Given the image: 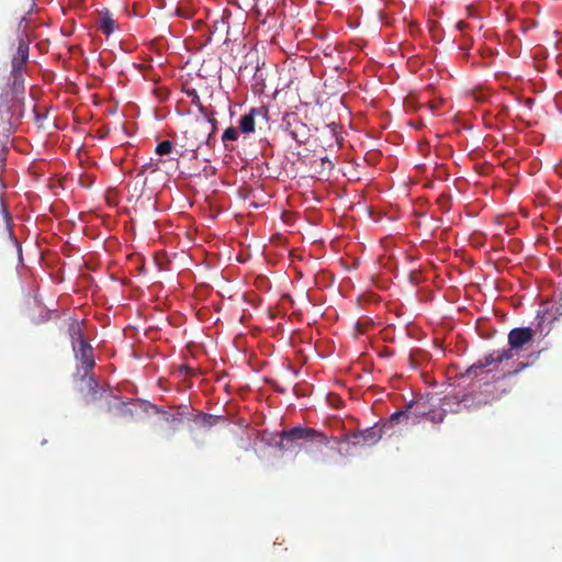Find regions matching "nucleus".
<instances>
[{"label":"nucleus","mask_w":562,"mask_h":562,"mask_svg":"<svg viewBox=\"0 0 562 562\" xmlns=\"http://www.w3.org/2000/svg\"><path fill=\"white\" fill-rule=\"evenodd\" d=\"M536 331L531 327H516L508 333V348L494 350L470 366L462 376L477 378L479 371L491 366L501 364L503 361L513 359L525 350L533 341Z\"/></svg>","instance_id":"f257e3e1"},{"label":"nucleus","mask_w":562,"mask_h":562,"mask_svg":"<svg viewBox=\"0 0 562 562\" xmlns=\"http://www.w3.org/2000/svg\"><path fill=\"white\" fill-rule=\"evenodd\" d=\"M27 26L29 22L23 18L20 20L18 25V31L20 32L19 35V45L16 53L12 57L11 60V75L13 76V88H12V94L10 102L12 103L10 106L5 105V109L8 112H11L12 116L21 117L23 115L22 113V105H23V98L21 97V93L23 92V78H22V71L26 65V61L29 59V33H27ZM4 104H1V108H3Z\"/></svg>","instance_id":"f03ea898"},{"label":"nucleus","mask_w":562,"mask_h":562,"mask_svg":"<svg viewBox=\"0 0 562 562\" xmlns=\"http://www.w3.org/2000/svg\"><path fill=\"white\" fill-rule=\"evenodd\" d=\"M72 350L75 358L81 363V367L77 369V374H80L81 381L85 382L87 386V395L93 401L97 398L98 394V383L93 374H91L95 366L93 348L88 341H81V345L75 346Z\"/></svg>","instance_id":"7ed1b4c3"},{"label":"nucleus","mask_w":562,"mask_h":562,"mask_svg":"<svg viewBox=\"0 0 562 562\" xmlns=\"http://www.w3.org/2000/svg\"><path fill=\"white\" fill-rule=\"evenodd\" d=\"M281 446L285 447L289 442L304 441L308 446L305 447L306 452H314V448L327 447L329 438L314 428L295 426L291 429L283 430L280 434Z\"/></svg>","instance_id":"20e7f679"},{"label":"nucleus","mask_w":562,"mask_h":562,"mask_svg":"<svg viewBox=\"0 0 562 562\" xmlns=\"http://www.w3.org/2000/svg\"><path fill=\"white\" fill-rule=\"evenodd\" d=\"M426 414H429L428 402L424 397H418L407 403L403 409L393 413L390 423L417 424Z\"/></svg>","instance_id":"39448f33"},{"label":"nucleus","mask_w":562,"mask_h":562,"mask_svg":"<svg viewBox=\"0 0 562 562\" xmlns=\"http://www.w3.org/2000/svg\"><path fill=\"white\" fill-rule=\"evenodd\" d=\"M284 121L286 125L285 128L294 140L297 143H304L307 139V126L296 115L288 114L284 117Z\"/></svg>","instance_id":"423d86ee"},{"label":"nucleus","mask_w":562,"mask_h":562,"mask_svg":"<svg viewBox=\"0 0 562 562\" xmlns=\"http://www.w3.org/2000/svg\"><path fill=\"white\" fill-rule=\"evenodd\" d=\"M267 111L265 108H252L247 114L243 115L239 120V130L241 133L248 134L255 131V117L257 115L266 116Z\"/></svg>","instance_id":"0eeeda50"},{"label":"nucleus","mask_w":562,"mask_h":562,"mask_svg":"<svg viewBox=\"0 0 562 562\" xmlns=\"http://www.w3.org/2000/svg\"><path fill=\"white\" fill-rule=\"evenodd\" d=\"M353 437L361 438L363 443L374 445L382 438V429L378 426L370 427Z\"/></svg>","instance_id":"6e6552de"},{"label":"nucleus","mask_w":562,"mask_h":562,"mask_svg":"<svg viewBox=\"0 0 562 562\" xmlns=\"http://www.w3.org/2000/svg\"><path fill=\"white\" fill-rule=\"evenodd\" d=\"M68 334L71 340L72 348L75 346L81 345V341L87 342V340L83 337L81 325L76 321L69 324Z\"/></svg>","instance_id":"1a4fd4ad"},{"label":"nucleus","mask_w":562,"mask_h":562,"mask_svg":"<svg viewBox=\"0 0 562 562\" xmlns=\"http://www.w3.org/2000/svg\"><path fill=\"white\" fill-rule=\"evenodd\" d=\"M99 30L106 35H110L115 30V21L108 11L100 16Z\"/></svg>","instance_id":"9d476101"},{"label":"nucleus","mask_w":562,"mask_h":562,"mask_svg":"<svg viewBox=\"0 0 562 562\" xmlns=\"http://www.w3.org/2000/svg\"><path fill=\"white\" fill-rule=\"evenodd\" d=\"M198 109H199V112L207 119V122L212 124V132L210 133L209 137H207V144L211 145V142H212V138H213V134L215 133V130H216V120L213 119V112H209V110L202 104V103H199L198 105Z\"/></svg>","instance_id":"9b49d317"},{"label":"nucleus","mask_w":562,"mask_h":562,"mask_svg":"<svg viewBox=\"0 0 562 562\" xmlns=\"http://www.w3.org/2000/svg\"><path fill=\"white\" fill-rule=\"evenodd\" d=\"M229 29L228 21L222 16L220 20H215L213 22L212 29H211V35H215L216 33H227Z\"/></svg>","instance_id":"f8f14e48"},{"label":"nucleus","mask_w":562,"mask_h":562,"mask_svg":"<svg viewBox=\"0 0 562 562\" xmlns=\"http://www.w3.org/2000/svg\"><path fill=\"white\" fill-rule=\"evenodd\" d=\"M238 138V131L231 126L226 128L222 135V142L225 146V148H228L227 142H235Z\"/></svg>","instance_id":"ddd939ff"},{"label":"nucleus","mask_w":562,"mask_h":562,"mask_svg":"<svg viewBox=\"0 0 562 562\" xmlns=\"http://www.w3.org/2000/svg\"><path fill=\"white\" fill-rule=\"evenodd\" d=\"M425 417L435 424H439V423L443 422V419L446 417V412L443 409H439V411H430L429 409V414H426Z\"/></svg>","instance_id":"4468645a"},{"label":"nucleus","mask_w":562,"mask_h":562,"mask_svg":"<svg viewBox=\"0 0 562 562\" xmlns=\"http://www.w3.org/2000/svg\"><path fill=\"white\" fill-rule=\"evenodd\" d=\"M172 150V143L170 140H164L156 146L155 153L164 156L170 154Z\"/></svg>","instance_id":"2eb2a0df"},{"label":"nucleus","mask_w":562,"mask_h":562,"mask_svg":"<svg viewBox=\"0 0 562 562\" xmlns=\"http://www.w3.org/2000/svg\"><path fill=\"white\" fill-rule=\"evenodd\" d=\"M436 203L438 204L439 209L442 212H447L451 207V200H450V196L447 194L439 195Z\"/></svg>","instance_id":"dca6fc26"},{"label":"nucleus","mask_w":562,"mask_h":562,"mask_svg":"<svg viewBox=\"0 0 562 562\" xmlns=\"http://www.w3.org/2000/svg\"><path fill=\"white\" fill-rule=\"evenodd\" d=\"M183 91L187 94V97L190 98L192 104L198 105L199 103H201L200 97L195 89L188 88V89H184Z\"/></svg>","instance_id":"f3484780"},{"label":"nucleus","mask_w":562,"mask_h":562,"mask_svg":"<svg viewBox=\"0 0 562 562\" xmlns=\"http://www.w3.org/2000/svg\"><path fill=\"white\" fill-rule=\"evenodd\" d=\"M338 127H339L338 124H336L335 122H333V123H330V124H328L326 126L327 132L329 133L330 138H335L337 142H339L338 136H337Z\"/></svg>","instance_id":"a211bd4d"},{"label":"nucleus","mask_w":562,"mask_h":562,"mask_svg":"<svg viewBox=\"0 0 562 562\" xmlns=\"http://www.w3.org/2000/svg\"><path fill=\"white\" fill-rule=\"evenodd\" d=\"M527 367V364L525 362H519L517 364V368L514 370V371H508L507 373H505L504 375H510L513 373H517L519 371H521L522 369H525Z\"/></svg>","instance_id":"6ab92c4d"},{"label":"nucleus","mask_w":562,"mask_h":562,"mask_svg":"<svg viewBox=\"0 0 562 562\" xmlns=\"http://www.w3.org/2000/svg\"><path fill=\"white\" fill-rule=\"evenodd\" d=\"M199 419L202 420L203 425H211L210 420L212 419V416L207 414H200Z\"/></svg>","instance_id":"aec40b11"},{"label":"nucleus","mask_w":562,"mask_h":562,"mask_svg":"<svg viewBox=\"0 0 562 562\" xmlns=\"http://www.w3.org/2000/svg\"><path fill=\"white\" fill-rule=\"evenodd\" d=\"M456 27H457L459 31L463 32L465 29H468V27H469V24H468V23H465L464 21H459V22L457 23Z\"/></svg>","instance_id":"412c9836"},{"label":"nucleus","mask_w":562,"mask_h":562,"mask_svg":"<svg viewBox=\"0 0 562 562\" xmlns=\"http://www.w3.org/2000/svg\"><path fill=\"white\" fill-rule=\"evenodd\" d=\"M0 211L3 213L4 218H8V217H9V214H8V212H7V211H5V209H4V204H3V201H2V199H1V198H0Z\"/></svg>","instance_id":"4be33fe9"},{"label":"nucleus","mask_w":562,"mask_h":562,"mask_svg":"<svg viewBox=\"0 0 562 562\" xmlns=\"http://www.w3.org/2000/svg\"><path fill=\"white\" fill-rule=\"evenodd\" d=\"M150 167H153V165H151V164L144 165V166L142 167V173H144V172H145L148 168H150Z\"/></svg>","instance_id":"5701e85b"},{"label":"nucleus","mask_w":562,"mask_h":562,"mask_svg":"<svg viewBox=\"0 0 562 562\" xmlns=\"http://www.w3.org/2000/svg\"><path fill=\"white\" fill-rule=\"evenodd\" d=\"M315 459H316L317 461H325V458H324V457H315Z\"/></svg>","instance_id":"b1692460"},{"label":"nucleus","mask_w":562,"mask_h":562,"mask_svg":"<svg viewBox=\"0 0 562 562\" xmlns=\"http://www.w3.org/2000/svg\"><path fill=\"white\" fill-rule=\"evenodd\" d=\"M29 14H30V11H26L24 18L26 19V15H29ZM22 19H23V16L21 18V20Z\"/></svg>","instance_id":"393cba45"},{"label":"nucleus","mask_w":562,"mask_h":562,"mask_svg":"<svg viewBox=\"0 0 562 562\" xmlns=\"http://www.w3.org/2000/svg\"><path fill=\"white\" fill-rule=\"evenodd\" d=\"M29 14H30V11H26L24 18L26 19V15H29ZM22 19H23V16L21 18V20Z\"/></svg>","instance_id":"a878e982"},{"label":"nucleus","mask_w":562,"mask_h":562,"mask_svg":"<svg viewBox=\"0 0 562 562\" xmlns=\"http://www.w3.org/2000/svg\"><path fill=\"white\" fill-rule=\"evenodd\" d=\"M429 106H430L431 110H434L436 108L435 104H430Z\"/></svg>","instance_id":"bb28decb"}]
</instances>
